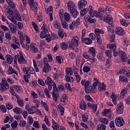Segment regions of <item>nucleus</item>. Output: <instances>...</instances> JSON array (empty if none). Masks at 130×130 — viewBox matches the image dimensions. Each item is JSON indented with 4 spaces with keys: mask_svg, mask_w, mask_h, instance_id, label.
Returning a JSON list of instances; mask_svg holds the SVG:
<instances>
[{
    "mask_svg": "<svg viewBox=\"0 0 130 130\" xmlns=\"http://www.w3.org/2000/svg\"><path fill=\"white\" fill-rule=\"evenodd\" d=\"M81 84L82 86L84 87L85 92L86 94H88L90 92L92 93H96L95 90H96V87H94L92 86H90V82L89 81H86V80H82L81 81Z\"/></svg>",
    "mask_w": 130,
    "mask_h": 130,
    "instance_id": "1",
    "label": "nucleus"
},
{
    "mask_svg": "<svg viewBox=\"0 0 130 130\" xmlns=\"http://www.w3.org/2000/svg\"><path fill=\"white\" fill-rule=\"evenodd\" d=\"M80 39L77 36L72 38L71 41L68 42L69 49L75 50V48L79 46Z\"/></svg>",
    "mask_w": 130,
    "mask_h": 130,
    "instance_id": "2",
    "label": "nucleus"
},
{
    "mask_svg": "<svg viewBox=\"0 0 130 130\" xmlns=\"http://www.w3.org/2000/svg\"><path fill=\"white\" fill-rule=\"evenodd\" d=\"M10 88V85H9V83L7 81L6 78H4L2 79V83H0V90L2 92H5V91H7L8 89Z\"/></svg>",
    "mask_w": 130,
    "mask_h": 130,
    "instance_id": "3",
    "label": "nucleus"
},
{
    "mask_svg": "<svg viewBox=\"0 0 130 130\" xmlns=\"http://www.w3.org/2000/svg\"><path fill=\"white\" fill-rule=\"evenodd\" d=\"M94 14L95 17L97 18H99L101 20V19H103V17H104V14H106L105 12V8L104 7H100L98 9V11H94Z\"/></svg>",
    "mask_w": 130,
    "mask_h": 130,
    "instance_id": "4",
    "label": "nucleus"
},
{
    "mask_svg": "<svg viewBox=\"0 0 130 130\" xmlns=\"http://www.w3.org/2000/svg\"><path fill=\"white\" fill-rule=\"evenodd\" d=\"M84 20L85 22H86V23H84V25L86 28H88V23H90V24H95V23H96V19L91 18L89 15H85Z\"/></svg>",
    "mask_w": 130,
    "mask_h": 130,
    "instance_id": "5",
    "label": "nucleus"
},
{
    "mask_svg": "<svg viewBox=\"0 0 130 130\" xmlns=\"http://www.w3.org/2000/svg\"><path fill=\"white\" fill-rule=\"evenodd\" d=\"M29 7H30V11L32 12H34L35 15H37V11H38V4L36 2H34V1H32L31 2H28Z\"/></svg>",
    "mask_w": 130,
    "mask_h": 130,
    "instance_id": "6",
    "label": "nucleus"
},
{
    "mask_svg": "<svg viewBox=\"0 0 130 130\" xmlns=\"http://www.w3.org/2000/svg\"><path fill=\"white\" fill-rule=\"evenodd\" d=\"M22 70L23 71L24 74H28V73H29L31 75H35V74H36L34 69L32 67L24 66Z\"/></svg>",
    "mask_w": 130,
    "mask_h": 130,
    "instance_id": "7",
    "label": "nucleus"
},
{
    "mask_svg": "<svg viewBox=\"0 0 130 130\" xmlns=\"http://www.w3.org/2000/svg\"><path fill=\"white\" fill-rule=\"evenodd\" d=\"M17 55L18 56V61L19 64H22V63L23 64H27V60L24 58V56L21 52H19V54H18Z\"/></svg>",
    "mask_w": 130,
    "mask_h": 130,
    "instance_id": "8",
    "label": "nucleus"
},
{
    "mask_svg": "<svg viewBox=\"0 0 130 130\" xmlns=\"http://www.w3.org/2000/svg\"><path fill=\"white\" fill-rule=\"evenodd\" d=\"M115 123L117 126H119V127H120V126H123L124 120H123V118H122V117H117L115 120Z\"/></svg>",
    "mask_w": 130,
    "mask_h": 130,
    "instance_id": "9",
    "label": "nucleus"
},
{
    "mask_svg": "<svg viewBox=\"0 0 130 130\" xmlns=\"http://www.w3.org/2000/svg\"><path fill=\"white\" fill-rule=\"evenodd\" d=\"M87 107L90 109H92L93 113H95V112L97 111V108H98V104H91L90 103H88Z\"/></svg>",
    "mask_w": 130,
    "mask_h": 130,
    "instance_id": "10",
    "label": "nucleus"
},
{
    "mask_svg": "<svg viewBox=\"0 0 130 130\" xmlns=\"http://www.w3.org/2000/svg\"><path fill=\"white\" fill-rule=\"evenodd\" d=\"M87 107L90 109H92L93 113H95V112L97 111V108H98V104H91L90 103H88Z\"/></svg>",
    "mask_w": 130,
    "mask_h": 130,
    "instance_id": "11",
    "label": "nucleus"
},
{
    "mask_svg": "<svg viewBox=\"0 0 130 130\" xmlns=\"http://www.w3.org/2000/svg\"><path fill=\"white\" fill-rule=\"evenodd\" d=\"M122 62H126L127 60V56L124 51H120V56Z\"/></svg>",
    "mask_w": 130,
    "mask_h": 130,
    "instance_id": "12",
    "label": "nucleus"
},
{
    "mask_svg": "<svg viewBox=\"0 0 130 130\" xmlns=\"http://www.w3.org/2000/svg\"><path fill=\"white\" fill-rule=\"evenodd\" d=\"M116 34L119 35V36H122L125 34V31H124V29L121 28V27H118L115 29Z\"/></svg>",
    "mask_w": 130,
    "mask_h": 130,
    "instance_id": "13",
    "label": "nucleus"
},
{
    "mask_svg": "<svg viewBox=\"0 0 130 130\" xmlns=\"http://www.w3.org/2000/svg\"><path fill=\"white\" fill-rule=\"evenodd\" d=\"M67 7L68 8V10H70V12L77 9V7H76V6H75V3L71 1L68 2Z\"/></svg>",
    "mask_w": 130,
    "mask_h": 130,
    "instance_id": "14",
    "label": "nucleus"
},
{
    "mask_svg": "<svg viewBox=\"0 0 130 130\" xmlns=\"http://www.w3.org/2000/svg\"><path fill=\"white\" fill-rule=\"evenodd\" d=\"M116 112L118 114H122L123 113V106H122V103H120L119 104L117 105Z\"/></svg>",
    "mask_w": 130,
    "mask_h": 130,
    "instance_id": "15",
    "label": "nucleus"
},
{
    "mask_svg": "<svg viewBox=\"0 0 130 130\" xmlns=\"http://www.w3.org/2000/svg\"><path fill=\"white\" fill-rule=\"evenodd\" d=\"M58 36L60 38V39H63V37H67V32H65L64 30H63V29L60 28L59 29L58 31Z\"/></svg>",
    "mask_w": 130,
    "mask_h": 130,
    "instance_id": "16",
    "label": "nucleus"
},
{
    "mask_svg": "<svg viewBox=\"0 0 130 130\" xmlns=\"http://www.w3.org/2000/svg\"><path fill=\"white\" fill-rule=\"evenodd\" d=\"M70 13L71 14L72 17L74 18V19L77 18L79 16V13L78 11H77V8H75V9H73V10H71L70 11Z\"/></svg>",
    "mask_w": 130,
    "mask_h": 130,
    "instance_id": "17",
    "label": "nucleus"
},
{
    "mask_svg": "<svg viewBox=\"0 0 130 130\" xmlns=\"http://www.w3.org/2000/svg\"><path fill=\"white\" fill-rule=\"evenodd\" d=\"M87 5V1L85 0H82L78 2V9L81 10L84 7Z\"/></svg>",
    "mask_w": 130,
    "mask_h": 130,
    "instance_id": "18",
    "label": "nucleus"
},
{
    "mask_svg": "<svg viewBox=\"0 0 130 130\" xmlns=\"http://www.w3.org/2000/svg\"><path fill=\"white\" fill-rule=\"evenodd\" d=\"M47 32H48V30H43L41 31L40 35V38L43 39V38H46L47 36H49V34Z\"/></svg>",
    "mask_w": 130,
    "mask_h": 130,
    "instance_id": "19",
    "label": "nucleus"
},
{
    "mask_svg": "<svg viewBox=\"0 0 130 130\" xmlns=\"http://www.w3.org/2000/svg\"><path fill=\"white\" fill-rule=\"evenodd\" d=\"M88 10L90 15L89 17H91V18H94V17H95V15L96 13H95V10L93 11V7L90 5L88 7Z\"/></svg>",
    "mask_w": 130,
    "mask_h": 130,
    "instance_id": "20",
    "label": "nucleus"
},
{
    "mask_svg": "<svg viewBox=\"0 0 130 130\" xmlns=\"http://www.w3.org/2000/svg\"><path fill=\"white\" fill-rule=\"evenodd\" d=\"M98 89L100 92L105 91V90H106V85H105L104 82H103L102 84L100 83V85H98Z\"/></svg>",
    "mask_w": 130,
    "mask_h": 130,
    "instance_id": "21",
    "label": "nucleus"
},
{
    "mask_svg": "<svg viewBox=\"0 0 130 130\" xmlns=\"http://www.w3.org/2000/svg\"><path fill=\"white\" fill-rule=\"evenodd\" d=\"M88 53L89 54H92V57L96 56V50L93 47H91L89 48Z\"/></svg>",
    "mask_w": 130,
    "mask_h": 130,
    "instance_id": "22",
    "label": "nucleus"
},
{
    "mask_svg": "<svg viewBox=\"0 0 130 130\" xmlns=\"http://www.w3.org/2000/svg\"><path fill=\"white\" fill-rule=\"evenodd\" d=\"M52 122L53 123L52 125V128L53 130H59V126H58V124H57V122H56L55 121H54V119H52Z\"/></svg>",
    "mask_w": 130,
    "mask_h": 130,
    "instance_id": "23",
    "label": "nucleus"
},
{
    "mask_svg": "<svg viewBox=\"0 0 130 130\" xmlns=\"http://www.w3.org/2000/svg\"><path fill=\"white\" fill-rule=\"evenodd\" d=\"M104 20L105 22L108 23L109 25H112V23H113V20L112 19V18L109 16L106 18L104 17Z\"/></svg>",
    "mask_w": 130,
    "mask_h": 130,
    "instance_id": "24",
    "label": "nucleus"
},
{
    "mask_svg": "<svg viewBox=\"0 0 130 130\" xmlns=\"http://www.w3.org/2000/svg\"><path fill=\"white\" fill-rule=\"evenodd\" d=\"M93 82L92 83V87H93L94 88H96V87H97V86H99L101 84V83L100 82V80L96 77L93 78Z\"/></svg>",
    "mask_w": 130,
    "mask_h": 130,
    "instance_id": "25",
    "label": "nucleus"
},
{
    "mask_svg": "<svg viewBox=\"0 0 130 130\" xmlns=\"http://www.w3.org/2000/svg\"><path fill=\"white\" fill-rule=\"evenodd\" d=\"M60 47L62 50H66V49H68V47L69 48V44L67 43L62 42L60 44Z\"/></svg>",
    "mask_w": 130,
    "mask_h": 130,
    "instance_id": "26",
    "label": "nucleus"
},
{
    "mask_svg": "<svg viewBox=\"0 0 130 130\" xmlns=\"http://www.w3.org/2000/svg\"><path fill=\"white\" fill-rule=\"evenodd\" d=\"M119 80L120 81V82H122V83H127V82H128V79H127V77L123 75H120L119 77Z\"/></svg>",
    "mask_w": 130,
    "mask_h": 130,
    "instance_id": "27",
    "label": "nucleus"
},
{
    "mask_svg": "<svg viewBox=\"0 0 130 130\" xmlns=\"http://www.w3.org/2000/svg\"><path fill=\"white\" fill-rule=\"evenodd\" d=\"M111 98L112 99V102L114 104V105H117L116 100L117 98H116V95L115 94V93L112 92L111 95Z\"/></svg>",
    "mask_w": 130,
    "mask_h": 130,
    "instance_id": "28",
    "label": "nucleus"
},
{
    "mask_svg": "<svg viewBox=\"0 0 130 130\" xmlns=\"http://www.w3.org/2000/svg\"><path fill=\"white\" fill-rule=\"evenodd\" d=\"M13 89H15V91L16 92H18V93H21L22 92V87L19 86V85H13L11 86Z\"/></svg>",
    "mask_w": 130,
    "mask_h": 130,
    "instance_id": "29",
    "label": "nucleus"
},
{
    "mask_svg": "<svg viewBox=\"0 0 130 130\" xmlns=\"http://www.w3.org/2000/svg\"><path fill=\"white\" fill-rule=\"evenodd\" d=\"M9 27L12 33H16L17 32V27H16V25L14 24H11L9 25Z\"/></svg>",
    "mask_w": 130,
    "mask_h": 130,
    "instance_id": "30",
    "label": "nucleus"
},
{
    "mask_svg": "<svg viewBox=\"0 0 130 130\" xmlns=\"http://www.w3.org/2000/svg\"><path fill=\"white\" fill-rule=\"evenodd\" d=\"M36 109V107L35 106L31 107L29 110L27 111L28 114H33L36 112L35 110Z\"/></svg>",
    "mask_w": 130,
    "mask_h": 130,
    "instance_id": "31",
    "label": "nucleus"
},
{
    "mask_svg": "<svg viewBox=\"0 0 130 130\" xmlns=\"http://www.w3.org/2000/svg\"><path fill=\"white\" fill-rule=\"evenodd\" d=\"M80 108L82 110H86L87 109V104L84 102H80Z\"/></svg>",
    "mask_w": 130,
    "mask_h": 130,
    "instance_id": "32",
    "label": "nucleus"
},
{
    "mask_svg": "<svg viewBox=\"0 0 130 130\" xmlns=\"http://www.w3.org/2000/svg\"><path fill=\"white\" fill-rule=\"evenodd\" d=\"M108 48L111 49L112 50H116V44L115 43H112L109 44L107 45Z\"/></svg>",
    "mask_w": 130,
    "mask_h": 130,
    "instance_id": "33",
    "label": "nucleus"
},
{
    "mask_svg": "<svg viewBox=\"0 0 130 130\" xmlns=\"http://www.w3.org/2000/svg\"><path fill=\"white\" fill-rule=\"evenodd\" d=\"M53 26L54 28L58 29V30L61 29L60 28V23H59V22L57 20H56L53 22Z\"/></svg>",
    "mask_w": 130,
    "mask_h": 130,
    "instance_id": "34",
    "label": "nucleus"
},
{
    "mask_svg": "<svg viewBox=\"0 0 130 130\" xmlns=\"http://www.w3.org/2000/svg\"><path fill=\"white\" fill-rule=\"evenodd\" d=\"M45 83L46 85H52V84H53V81H52V79H51V78L47 77V79L45 81Z\"/></svg>",
    "mask_w": 130,
    "mask_h": 130,
    "instance_id": "35",
    "label": "nucleus"
},
{
    "mask_svg": "<svg viewBox=\"0 0 130 130\" xmlns=\"http://www.w3.org/2000/svg\"><path fill=\"white\" fill-rule=\"evenodd\" d=\"M64 19L66 22H70L71 19V15L68 12H65L64 13Z\"/></svg>",
    "mask_w": 130,
    "mask_h": 130,
    "instance_id": "36",
    "label": "nucleus"
},
{
    "mask_svg": "<svg viewBox=\"0 0 130 130\" xmlns=\"http://www.w3.org/2000/svg\"><path fill=\"white\" fill-rule=\"evenodd\" d=\"M50 71H51V66H44L43 69V71L44 73H45V74H47V73H49Z\"/></svg>",
    "mask_w": 130,
    "mask_h": 130,
    "instance_id": "37",
    "label": "nucleus"
},
{
    "mask_svg": "<svg viewBox=\"0 0 130 130\" xmlns=\"http://www.w3.org/2000/svg\"><path fill=\"white\" fill-rule=\"evenodd\" d=\"M80 21H81V19H80V18H78L76 19V21H74L72 22V24H73V25H75L76 28H78V27H79V26L81 25V23L80 22Z\"/></svg>",
    "mask_w": 130,
    "mask_h": 130,
    "instance_id": "38",
    "label": "nucleus"
},
{
    "mask_svg": "<svg viewBox=\"0 0 130 130\" xmlns=\"http://www.w3.org/2000/svg\"><path fill=\"white\" fill-rule=\"evenodd\" d=\"M82 42H84L85 44L89 45V44H91L92 43V40L88 38H85L84 40H82Z\"/></svg>",
    "mask_w": 130,
    "mask_h": 130,
    "instance_id": "39",
    "label": "nucleus"
},
{
    "mask_svg": "<svg viewBox=\"0 0 130 130\" xmlns=\"http://www.w3.org/2000/svg\"><path fill=\"white\" fill-rule=\"evenodd\" d=\"M99 121H100L102 123L104 124H108V119L106 118H99Z\"/></svg>",
    "mask_w": 130,
    "mask_h": 130,
    "instance_id": "40",
    "label": "nucleus"
},
{
    "mask_svg": "<svg viewBox=\"0 0 130 130\" xmlns=\"http://www.w3.org/2000/svg\"><path fill=\"white\" fill-rule=\"evenodd\" d=\"M15 12L16 15L15 19H16V20L18 21V22H21L22 21V18H21V15H20V14H19L18 11L16 10Z\"/></svg>",
    "mask_w": 130,
    "mask_h": 130,
    "instance_id": "41",
    "label": "nucleus"
},
{
    "mask_svg": "<svg viewBox=\"0 0 130 130\" xmlns=\"http://www.w3.org/2000/svg\"><path fill=\"white\" fill-rule=\"evenodd\" d=\"M65 79L66 82H70V83H73V82H74V78L72 76H69L68 75L65 76Z\"/></svg>",
    "mask_w": 130,
    "mask_h": 130,
    "instance_id": "42",
    "label": "nucleus"
},
{
    "mask_svg": "<svg viewBox=\"0 0 130 130\" xmlns=\"http://www.w3.org/2000/svg\"><path fill=\"white\" fill-rule=\"evenodd\" d=\"M66 74L68 75V76H72L73 74V69L69 67L67 68L66 70Z\"/></svg>",
    "mask_w": 130,
    "mask_h": 130,
    "instance_id": "43",
    "label": "nucleus"
},
{
    "mask_svg": "<svg viewBox=\"0 0 130 130\" xmlns=\"http://www.w3.org/2000/svg\"><path fill=\"white\" fill-rule=\"evenodd\" d=\"M6 57L7 63H8L9 64H11L13 62V58L12 57V56H11L10 54H7L6 55Z\"/></svg>",
    "mask_w": 130,
    "mask_h": 130,
    "instance_id": "44",
    "label": "nucleus"
},
{
    "mask_svg": "<svg viewBox=\"0 0 130 130\" xmlns=\"http://www.w3.org/2000/svg\"><path fill=\"white\" fill-rule=\"evenodd\" d=\"M32 26L34 30L36 31V32L38 33L39 32V28H38V25H37L35 22L33 21L32 22Z\"/></svg>",
    "mask_w": 130,
    "mask_h": 130,
    "instance_id": "45",
    "label": "nucleus"
},
{
    "mask_svg": "<svg viewBox=\"0 0 130 130\" xmlns=\"http://www.w3.org/2000/svg\"><path fill=\"white\" fill-rule=\"evenodd\" d=\"M111 66V58H108L106 62V69H109Z\"/></svg>",
    "mask_w": 130,
    "mask_h": 130,
    "instance_id": "46",
    "label": "nucleus"
},
{
    "mask_svg": "<svg viewBox=\"0 0 130 130\" xmlns=\"http://www.w3.org/2000/svg\"><path fill=\"white\" fill-rule=\"evenodd\" d=\"M58 108L60 109L59 111L60 112L61 116H63V114L64 113V108L63 107H62V106L60 105H59L58 106Z\"/></svg>",
    "mask_w": 130,
    "mask_h": 130,
    "instance_id": "47",
    "label": "nucleus"
},
{
    "mask_svg": "<svg viewBox=\"0 0 130 130\" xmlns=\"http://www.w3.org/2000/svg\"><path fill=\"white\" fill-rule=\"evenodd\" d=\"M105 54L108 57V58H111L112 57V52L109 50L106 51Z\"/></svg>",
    "mask_w": 130,
    "mask_h": 130,
    "instance_id": "48",
    "label": "nucleus"
},
{
    "mask_svg": "<svg viewBox=\"0 0 130 130\" xmlns=\"http://www.w3.org/2000/svg\"><path fill=\"white\" fill-rule=\"evenodd\" d=\"M85 98L87 101H89V102H91L92 103H94V100L89 94H86L85 95Z\"/></svg>",
    "mask_w": 130,
    "mask_h": 130,
    "instance_id": "49",
    "label": "nucleus"
},
{
    "mask_svg": "<svg viewBox=\"0 0 130 130\" xmlns=\"http://www.w3.org/2000/svg\"><path fill=\"white\" fill-rule=\"evenodd\" d=\"M89 12V9L88 8H85L80 11L81 16H85Z\"/></svg>",
    "mask_w": 130,
    "mask_h": 130,
    "instance_id": "50",
    "label": "nucleus"
},
{
    "mask_svg": "<svg viewBox=\"0 0 130 130\" xmlns=\"http://www.w3.org/2000/svg\"><path fill=\"white\" fill-rule=\"evenodd\" d=\"M13 111L15 113H17V114H20L21 113V112L22 111V110L21 108H19L17 107H16V108H14L13 109Z\"/></svg>",
    "mask_w": 130,
    "mask_h": 130,
    "instance_id": "51",
    "label": "nucleus"
},
{
    "mask_svg": "<svg viewBox=\"0 0 130 130\" xmlns=\"http://www.w3.org/2000/svg\"><path fill=\"white\" fill-rule=\"evenodd\" d=\"M11 125L13 129H16L18 126V122L16 120H15L12 123H11Z\"/></svg>",
    "mask_w": 130,
    "mask_h": 130,
    "instance_id": "52",
    "label": "nucleus"
},
{
    "mask_svg": "<svg viewBox=\"0 0 130 130\" xmlns=\"http://www.w3.org/2000/svg\"><path fill=\"white\" fill-rule=\"evenodd\" d=\"M8 18L9 19V20H10V21H11V22L12 23H13L14 24H17V23L18 22L17 21V20H16V19H15V18H14V17L11 16H8Z\"/></svg>",
    "mask_w": 130,
    "mask_h": 130,
    "instance_id": "53",
    "label": "nucleus"
},
{
    "mask_svg": "<svg viewBox=\"0 0 130 130\" xmlns=\"http://www.w3.org/2000/svg\"><path fill=\"white\" fill-rule=\"evenodd\" d=\"M82 56L84 57V58H85V59H90V58L91 57L90 54H88L86 52H83L82 53Z\"/></svg>",
    "mask_w": 130,
    "mask_h": 130,
    "instance_id": "54",
    "label": "nucleus"
},
{
    "mask_svg": "<svg viewBox=\"0 0 130 130\" xmlns=\"http://www.w3.org/2000/svg\"><path fill=\"white\" fill-rule=\"evenodd\" d=\"M7 3L10 8H12V9H14V8H15V3H14L12 1H11V0H8Z\"/></svg>",
    "mask_w": 130,
    "mask_h": 130,
    "instance_id": "55",
    "label": "nucleus"
},
{
    "mask_svg": "<svg viewBox=\"0 0 130 130\" xmlns=\"http://www.w3.org/2000/svg\"><path fill=\"white\" fill-rule=\"evenodd\" d=\"M6 109H8V110H11V109H13L14 106L13 105L11 104L10 103H8L6 104Z\"/></svg>",
    "mask_w": 130,
    "mask_h": 130,
    "instance_id": "56",
    "label": "nucleus"
},
{
    "mask_svg": "<svg viewBox=\"0 0 130 130\" xmlns=\"http://www.w3.org/2000/svg\"><path fill=\"white\" fill-rule=\"evenodd\" d=\"M82 120L84 122L88 121V115L83 114L82 115Z\"/></svg>",
    "mask_w": 130,
    "mask_h": 130,
    "instance_id": "57",
    "label": "nucleus"
},
{
    "mask_svg": "<svg viewBox=\"0 0 130 130\" xmlns=\"http://www.w3.org/2000/svg\"><path fill=\"white\" fill-rule=\"evenodd\" d=\"M26 121L25 120H21L19 124V126L20 127H25L26 126Z\"/></svg>",
    "mask_w": 130,
    "mask_h": 130,
    "instance_id": "58",
    "label": "nucleus"
},
{
    "mask_svg": "<svg viewBox=\"0 0 130 130\" xmlns=\"http://www.w3.org/2000/svg\"><path fill=\"white\" fill-rule=\"evenodd\" d=\"M90 71H91V68H90V67H89L88 66H85L83 68V71L84 73H89V72H90Z\"/></svg>",
    "mask_w": 130,
    "mask_h": 130,
    "instance_id": "59",
    "label": "nucleus"
},
{
    "mask_svg": "<svg viewBox=\"0 0 130 130\" xmlns=\"http://www.w3.org/2000/svg\"><path fill=\"white\" fill-rule=\"evenodd\" d=\"M69 56L71 59H74L76 57V54L74 52H71L69 53Z\"/></svg>",
    "mask_w": 130,
    "mask_h": 130,
    "instance_id": "60",
    "label": "nucleus"
},
{
    "mask_svg": "<svg viewBox=\"0 0 130 130\" xmlns=\"http://www.w3.org/2000/svg\"><path fill=\"white\" fill-rule=\"evenodd\" d=\"M96 41L99 45H100L102 43V39L100 36H96Z\"/></svg>",
    "mask_w": 130,
    "mask_h": 130,
    "instance_id": "61",
    "label": "nucleus"
},
{
    "mask_svg": "<svg viewBox=\"0 0 130 130\" xmlns=\"http://www.w3.org/2000/svg\"><path fill=\"white\" fill-rule=\"evenodd\" d=\"M110 127L112 128V130H116L115 128V126L114 125V121H111L110 122Z\"/></svg>",
    "mask_w": 130,
    "mask_h": 130,
    "instance_id": "62",
    "label": "nucleus"
},
{
    "mask_svg": "<svg viewBox=\"0 0 130 130\" xmlns=\"http://www.w3.org/2000/svg\"><path fill=\"white\" fill-rule=\"evenodd\" d=\"M80 125L81 126H82V127H84V128H85V129L89 130V127L88 126V125H87V124H86V123H85L84 122H81Z\"/></svg>",
    "mask_w": 130,
    "mask_h": 130,
    "instance_id": "63",
    "label": "nucleus"
},
{
    "mask_svg": "<svg viewBox=\"0 0 130 130\" xmlns=\"http://www.w3.org/2000/svg\"><path fill=\"white\" fill-rule=\"evenodd\" d=\"M124 76L126 78H130V71H126L125 74H124Z\"/></svg>",
    "mask_w": 130,
    "mask_h": 130,
    "instance_id": "64",
    "label": "nucleus"
}]
</instances>
